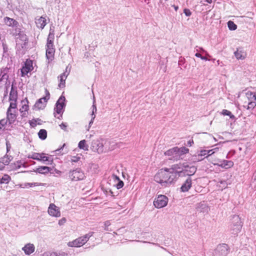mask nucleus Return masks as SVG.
I'll use <instances>...</instances> for the list:
<instances>
[{"label":"nucleus","mask_w":256,"mask_h":256,"mask_svg":"<svg viewBox=\"0 0 256 256\" xmlns=\"http://www.w3.org/2000/svg\"><path fill=\"white\" fill-rule=\"evenodd\" d=\"M176 179V174L170 173L168 168L161 169L154 176V180L163 187L170 186Z\"/></svg>","instance_id":"1"},{"label":"nucleus","mask_w":256,"mask_h":256,"mask_svg":"<svg viewBox=\"0 0 256 256\" xmlns=\"http://www.w3.org/2000/svg\"><path fill=\"white\" fill-rule=\"evenodd\" d=\"M54 30L50 28L46 44V57L50 61H52L54 59L55 52V48L54 45Z\"/></svg>","instance_id":"2"},{"label":"nucleus","mask_w":256,"mask_h":256,"mask_svg":"<svg viewBox=\"0 0 256 256\" xmlns=\"http://www.w3.org/2000/svg\"><path fill=\"white\" fill-rule=\"evenodd\" d=\"M242 227V222L239 216L237 215L233 216L230 220V224L229 226L230 232L236 234L240 232Z\"/></svg>","instance_id":"3"},{"label":"nucleus","mask_w":256,"mask_h":256,"mask_svg":"<svg viewBox=\"0 0 256 256\" xmlns=\"http://www.w3.org/2000/svg\"><path fill=\"white\" fill-rule=\"evenodd\" d=\"M93 232H90L72 242H70L68 243V246L71 247H80L83 246L88 241L89 238L93 235Z\"/></svg>","instance_id":"4"},{"label":"nucleus","mask_w":256,"mask_h":256,"mask_svg":"<svg viewBox=\"0 0 256 256\" xmlns=\"http://www.w3.org/2000/svg\"><path fill=\"white\" fill-rule=\"evenodd\" d=\"M28 38L26 36L24 33L18 34V37L16 38V48L20 52L23 51L26 48L28 44Z\"/></svg>","instance_id":"5"},{"label":"nucleus","mask_w":256,"mask_h":256,"mask_svg":"<svg viewBox=\"0 0 256 256\" xmlns=\"http://www.w3.org/2000/svg\"><path fill=\"white\" fill-rule=\"evenodd\" d=\"M245 95L248 99V102L246 105H244V107L247 110H252L256 106V96L254 92L248 91L245 92Z\"/></svg>","instance_id":"6"},{"label":"nucleus","mask_w":256,"mask_h":256,"mask_svg":"<svg viewBox=\"0 0 256 256\" xmlns=\"http://www.w3.org/2000/svg\"><path fill=\"white\" fill-rule=\"evenodd\" d=\"M68 176L72 181L81 180L86 177L84 172L78 168L70 170L68 172Z\"/></svg>","instance_id":"7"},{"label":"nucleus","mask_w":256,"mask_h":256,"mask_svg":"<svg viewBox=\"0 0 256 256\" xmlns=\"http://www.w3.org/2000/svg\"><path fill=\"white\" fill-rule=\"evenodd\" d=\"M66 98L63 96H61L56 102V106L54 108V113L56 112L57 114H60V116H58V118H62V114L64 112V108L66 106L65 104Z\"/></svg>","instance_id":"8"},{"label":"nucleus","mask_w":256,"mask_h":256,"mask_svg":"<svg viewBox=\"0 0 256 256\" xmlns=\"http://www.w3.org/2000/svg\"><path fill=\"white\" fill-rule=\"evenodd\" d=\"M168 202V198L164 195H158L154 202V205L158 208L166 206Z\"/></svg>","instance_id":"9"},{"label":"nucleus","mask_w":256,"mask_h":256,"mask_svg":"<svg viewBox=\"0 0 256 256\" xmlns=\"http://www.w3.org/2000/svg\"><path fill=\"white\" fill-rule=\"evenodd\" d=\"M46 96L40 98L34 104V108L38 110L44 108L46 106L48 100L50 99V94L47 89L45 90Z\"/></svg>","instance_id":"10"},{"label":"nucleus","mask_w":256,"mask_h":256,"mask_svg":"<svg viewBox=\"0 0 256 256\" xmlns=\"http://www.w3.org/2000/svg\"><path fill=\"white\" fill-rule=\"evenodd\" d=\"M229 248L225 244H219L214 250V254L218 256H226L229 252Z\"/></svg>","instance_id":"11"},{"label":"nucleus","mask_w":256,"mask_h":256,"mask_svg":"<svg viewBox=\"0 0 256 256\" xmlns=\"http://www.w3.org/2000/svg\"><path fill=\"white\" fill-rule=\"evenodd\" d=\"M185 163L184 164H174L170 168H168V170L170 172V173H174L176 174V178L177 176H182L183 173V168L184 166Z\"/></svg>","instance_id":"12"},{"label":"nucleus","mask_w":256,"mask_h":256,"mask_svg":"<svg viewBox=\"0 0 256 256\" xmlns=\"http://www.w3.org/2000/svg\"><path fill=\"white\" fill-rule=\"evenodd\" d=\"M48 212L50 216L53 217L59 218L61 216L60 208L53 203L50 204Z\"/></svg>","instance_id":"13"},{"label":"nucleus","mask_w":256,"mask_h":256,"mask_svg":"<svg viewBox=\"0 0 256 256\" xmlns=\"http://www.w3.org/2000/svg\"><path fill=\"white\" fill-rule=\"evenodd\" d=\"M28 158L44 162L46 161L52 162V160H50L49 157L46 156V154L44 153L34 152L31 154H29Z\"/></svg>","instance_id":"14"},{"label":"nucleus","mask_w":256,"mask_h":256,"mask_svg":"<svg viewBox=\"0 0 256 256\" xmlns=\"http://www.w3.org/2000/svg\"><path fill=\"white\" fill-rule=\"evenodd\" d=\"M32 70V62L31 60H27L24 62V66L21 68L22 76H25Z\"/></svg>","instance_id":"15"},{"label":"nucleus","mask_w":256,"mask_h":256,"mask_svg":"<svg viewBox=\"0 0 256 256\" xmlns=\"http://www.w3.org/2000/svg\"><path fill=\"white\" fill-rule=\"evenodd\" d=\"M234 55L237 60H244L246 58L247 54L243 48H238L234 52Z\"/></svg>","instance_id":"16"},{"label":"nucleus","mask_w":256,"mask_h":256,"mask_svg":"<svg viewBox=\"0 0 256 256\" xmlns=\"http://www.w3.org/2000/svg\"><path fill=\"white\" fill-rule=\"evenodd\" d=\"M184 168H183V173L182 174L188 175V176H192L193 175L196 171V168L194 166H189L186 164H185L184 166H183Z\"/></svg>","instance_id":"17"},{"label":"nucleus","mask_w":256,"mask_h":256,"mask_svg":"<svg viewBox=\"0 0 256 256\" xmlns=\"http://www.w3.org/2000/svg\"><path fill=\"white\" fill-rule=\"evenodd\" d=\"M17 117L16 112L14 110L10 111L8 110L6 112V120L10 124H14L16 121Z\"/></svg>","instance_id":"18"},{"label":"nucleus","mask_w":256,"mask_h":256,"mask_svg":"<svg viewBox=\"0 0 256 256\" xmlns=\"http://www.w3.org/2000/svg\"><path fill=\"white\" fill-rule=\"evenodd\" d=\"M178 147H174L171 149L168 150L164 152V154L168 156H172L170 160H178V159H176V156L178 155Z\"/></svg>","instance_id":"19"},{"label":"nucleus","mask_w":256,"mask_h":256,"mask_svg":"<svg viewBox=\"0 0 256 256\" xmlns=\"http://www.w3.org/2000/svg\"><path fill=\"white\" fill-rule=\"evenodd\" d=\"M22 250L26 255H30L35 250V246L33 244L28 243L22 248Z\"/></svg>","instance_id":"20"},{"label":"nucleus","mask_w":256,"mask_h":256,"mask_svg":"<svg viewBox=\"0 0 256 256\" xmlns=\"http://www.w3.org/2000/svg\"><path fill=\"white\" fill-rule=\"evenodd\" d=\"M35 22L38 28L43 29L46 24V17L38 16L35 18Z\"/></svg>","instance_id":"21"},{"label":"nucleus","mask_w":256,"mask_h":256,"mask_svg":"<svg viewBox=\"0 0 256 256\" xmlns=\"http://www.w3.org/2000/svg\"><path fill=\"white\" fill-rule=\"evenodd\" d=\"M104 144L98 140L94 141L92 142V148L94 150H96L98 152L104 151Z\"/></svg>","instance_id":"22"},{"label":"nucleus","mask_w":256,"mask_h":256,"mask_svg":"<svg viewBox=\"0 0 256 256\" xmlns=\"http://www.w3.org/2000/svg\"><path fill=\"white\" fill-rule=\"evenodd\" d=\"M68 67L66 68V70H67ZM68 74V73H67L66 71L63 72L60 76H58V79H60V83L58 85V86L60 88H64L65 87L66 80L67 78V76Z\"/></svg>","instance_id":"23"},{"label":"nucleus","mask_w":256,"mask_h":256,"mask_svg":"<svg viewBox=\"0 0 256 256\" xmlns=\"http://www.w3.org/2000/svg\"><path fill=\"white\" fill-rule=\"evenodd\" d=\"M192 180L190 177L187 178L184 182L182 184L180 189L182 192H188L190 188L192 187Z\"/></svg>","instance_id":"24"},{"label":"nucleus","mask_w":256,"mask_h":256,"mask_svg":"<svg viewBox=\"0 0 256 256\" xmlns=\"http://www.w3.org/2000/svg\"><path fill=\"white\" fill-rule=\"evenodd\" d=\"M52 168L46 166H40L34 170L36 172H38L41 174H47L50 172Z\"/></svg>","instance_id":"25"},{"label":"nucleus","mask_w":256,"mask_h":256,"mask_svg":"<svg viewBox=\"0 0 256 256\" xmlns=\"http://www.w3.org/2000/svg\"><path fill=\"white\" fill-rule=\"evenodd\" d=\"M4 24L8 26H16L18 24V22L16 20L7 16L4 18Z\"/></svg>","instance_id":"26"},{"label":"nucleus","mask_w":256,"mask_h":256,"mask_svg":"<svg viewBox=\"0 0 256 256\" xmlns=\"http://www.w3.org/2000/svg\"><path fill=\"white\" fill-rule=\"evenodd\" d=\"M96 111H97L96 106V104H95V101L94 100V102H93V104L92 106V113L90 114L92 118H91V120L89 123L88 128H90L92 124H93L94 120L96 118L95 114L96 112ZM88 129L89 128H88Z\"/></svg>","instance_id":"27"},{"label":"nucleus","mask_w":256,"mask_h":256,"mask_svg":"<svg viewBox=\"0 0 256 256\" xmlns=\"http://www.w3.org/2000/svg\"><path fill=\"white\" fill-rule=\"evenodd\" d=\"M188 149L186 148V147H182L180 148H178V150L177 152L178 155L176 156V159L180 160L182 158V155L186 154L188 152Z\"/></svg>","instance_id":"28"},{"label":"nucleus","mask_w":256,"mask_h":256,"mask_svg":"<svg viewBox=\"0 0 256 256\" xmlns=\"http://www.w3.org/2000/svg\"><path fill=\"white\" fill-rule=\"evenodd\" d=\"M18 98V94L16 90L12 86L10 94L9 100L10 101H16Z\"/></svg>","instance_id":"29"},{"label":"nucleus","mask_w":256,"mask_h":256,"mask_svg":"<svg viewBox=\"0 0 256 256\" xmlns=\"http://www.w3.org/2000/svg\"><path fill=\"white\" fill-rule=\"evenodd\" d=\"M234 166V162L231 160H223L219 166L225 168H232Z\"/></svg>","instance_id":"30"},{"label":"nucleus","mask_w":256,"mask_h":256,"mask_svg":"<svg viewBox=\"0 0 256 256\" xmlns=\"http://www.w3.org/2000/svg\"><path fill=\"white\" fill-rule=\"evenodd\" d=\"M28 106L26 104H22V108L20 109V111L22 114L21 116L22 117H26L27 116L28 111Z\"/></svg>","instance_id":"31"},{"label":"nucleus","mask_w":256,"mask_h":256,"mask_svg":"<svg viewBox=\"0 0 256 256\" xmlns=\"http://www.w3.org/2000/svg\"><path fill=\"white\" fill-rule=\"evenodd\" d=\"M12 160V157L11 156L6 154L2 158L1 162L4 165H8Z\"/></svg>","instance_id":"32"},{"label":"nucleus","mask_w":256,"mask_h":256,"mask_svg":"<svg viewBox=\"0 0 256 256\" xmlns=\"http://www.w3.org/2000/svg\"><path fill=\"white\" fill-rule=\"evenodd\" d=\"M112 177L114 180H116L118 181V183L116 184V188L118 189L121 188L124 186V182L122 180H120L119 178L116 175L113 174Z\"/></svg>","instance_id":"33"},{"label":"nucleus","mask_w":256,"mask_h":256,"mask_svg":"<svg viewBox=\"0 0 256 256\" xmlns=\"http://www.w3.org/2000/svg\"><path fill=\"white\" fill-rule=\"evenodd\" d=\"M78 146L80 148L84 150H88V146L86 144V140H80L78 144Z\"/></svg>","instance_id":"34"},{"label":"nucleus","mask_w":256,"mask_h":256,"mask_svg":"<svg viewBox=\"0 0 256 256\" xmlns=\"http://www.w3.org/2000/svg\"><path fill=\"white\" fill-rule=\"evenodd\" d=\"M11 178L8 174H4L1 178H0V184H8Z\"/></svg>","instance_id":"35"},{"label":"nucleus","mask_w":256,"mask_h":256,"mask_svg":"<svg viewBox=\"0 0 256 256\" xmlns=\"http://www.w3.org/2000/svg\"><path fill=\"white\" fill-rule=\"evenodd\" d=\"M38 136L39 138L41 140H45L47 136V132L46 130L44 129L40 130L38 133Z\"/></svg>","instance_id":"36"},{"label":"nucleus","mask_w":256,"mask_h":256,"mask_svg":"<svg viewBox=\"0 0 256 256\" xmlns=\"http://www.w3.org/2000/svg\"><path fill=\"white\" fill-rule=\"evenodd\" d=\"M222 114L224 115V116H230V118L232 119V120H234L235 119V116L234 115H233L232 112L228 110H224L222 112Z\"/></svg>","instance_id":"37"},{"label":"nucleus","mask_w":256,"mask_h":256,"mask_svg":"<svg viewBox=\"0 0 256 256\" xmlns=\"http://www.w3.org/2000/svg\"><path fill=\"white\" fill-rule=\"evenodd\" d=\"M228 26L230 30H234L237 28V26L232 21H228Z\"/></svg>","instance_id":"38"},{"label":"nucleus","mask_w":256,"mask_h":256,"mask_svg":"<svg viewBox=\"0 0 256 256\" xmlns=\"http://www.w3.org/2000/svg\"><path fill=\"white\" fill-rule=\"evenodd\" d=\"M16 101H11L10 105L8 110H10V111L16 112Z\"/></svg>","instance_id":"39"},{"label":"nucleus","mask_w":256,"mask_h":256,"mask_svg":"<svg viewBox=\"0 0 256 256\" xmlns=\"http://www.w3.org/2000/svg\"><path fill=\"white\" fill-rule=\"evenodd\" d=\"M40 120L39 118L32 119L29 121V124L31 127L34 128L36 126L37 121H40Z\"/></svg>","instance_id":"40"},{"label":"nucleus","mask_w":256,"mask_h":256,"mask_svg":"<svg viewBox=\"0 0 256 256\" xmlns=\"http://www.w3.org/2000/svg\"><path fill=\"white\" fill-rule=\"evenodd\" d=\"M65 146H66V144H64L60 148H58L56 150V152H57V154H64L67 153L68 150H64V152H62V153L61 152V150H64V147Z\"/></svg>","instance_id":"41"},{"label":"nucleus","mask_w":256,"mask_h":256,"mask_svg":"<svg viewBox=\"0 0 256 256\" xmlns=\"http://www.w3.org/2000/svg\"><path fill=\"white\" fill-rule=\"evenodd\" d=\"M202 156H204L206 158L208 156L207 150H202L200 151V154H198V156L199 157Z\"/></svg>","instance_id":"42"},{"label":"nucleus","mask_w":256,"mask_h":256,"mask_svg":"<svg viewBox=\"0 0 256 256\" xmlns=\"http://www.w3.org/2000/svg\"><path fill=\"white\" fill-rule=\"evenodd\" d=\"M218 150V148H216L214 149H212L210 150H207L208 152V156H210L212 155L213 154H214L216 150Z\"/></svg>","instance_id":"43"},{"label":"nucleus","mask_w":256,"mask_h":256,"mask_svg":"<svg viewBox=\"0 0 256 256\" xmlns=\"http://www.w3.org/2000/svg\"><path fill=\"white\" fill-rule=\"evenodd\" d=\"M196 51H197L198 52L200 51V52H204V53H206V56H207L208 57H210V56L202 48H199L198 46H196Z\"/></svg>","instance_id":"44"},{"label":"nucleus","mask_w":256,"mask_h":256,"mask_svg":"<svg viewBox=\"0 0 256 256\" xmlns=\"http://www.w3.org/2000/svg\"><path fill=\"white\" fill-rule=\"evenodd\" d=\"M66 222V219L65 218H62L58 220V224L61 226L64 225Z\"/></svg>","instance_id":"45"},{"label":"nucleus","mask_w":256,"mask_h":256,"mask_svg":"<svg viewBox=\"0 0 256 256\" xmlns=\"http://www.w3.org/2000/svg\"><path fill=\"white\" fill-rule=\"evenodd\" d=\"M195 56L198 58H200L202 60H209L208 58H205L204 56H202L198 52L195 54Z\"/></svg>","instance_id":"46"},{"label":"nucleus","mask_w":256,"mask_h":256,"mask_svg":"<svg viewBox=\"0 0 256 256\" xmlns=\"http://www.w3.org/2000/svg\"><path fill=\"white\" fill-rule=\"evenodd\" d=\"M184 12L187 16H190L192 14L190 10L188 8H184Z\"/></svg>","instance_id":"47"},{"label":"nucleus","mask_w":256,"mask_h":256,"mask_svg":"<svg viewBox=\"0 0 256 256\" xmlns=\"http://www.w3.org/2000/svg\"><path fill=\"white\" fill-rule=\"evenodd\" d=\"M67 124L66 123H64V122H62L60 124V128L64 130V131L66 132L67 131V130H66V128H67Z\"/></svg>","instance_id":"48"},{"label":"nucleus","mask_w":256,"mask_h":256,"mask_svg":"<svg viewBox=\"0 0 256 256\" xmlns=\"http://www.w3.org/2000/svg\"><path fill=\"white\" fill-rule=\"evenodd\" d=\"M252 186L256 190V177L254 176V180L252 182Z\"/></svg>","instance_id":"49"},{"label":"nucleus","mask_w":256,"mask_h":256,"mask_svg":"<svg viewBox=\"0 0 256 256\" xmlns=\"http://www.w3.org/2000/svg\"><path fill=\"white\" fill-rule=\"evenodd\" d=\"M110 225V221L107 220L104 222V226L105 227V230H108L107 228Z\"/></svg>","instance_id":"50"},{"label":"nucleus","mask_w":256,"mask_h":256,"mask_svg":"<svg viewBox=\"0 0 256 256\" xmlns=\"http://www.w3.org/2000/svg\"><path fill=\"white\" fill-rule=\"evenodd\" d=\"M80 158L79 157H77V156H72V162H78L79 160H80Z\"/></svg>","instance_id":"51"},{"label":"nucleus","mask_w":256,"mask_h":256,"mask_svg":"<svg viewBox=\"0 0 256 256\" xmlns=\"http://www.w3.org/2000/svg\"><path fill=\"white\" fill-rule=\"evenodd\" d=\"M28 184L30 186H41V185H43L44 184H38V183L34 182V183H28Z\"/></svg>","instance_id":"52"},{"label":"nucleus","mask_w":256,"mask_h":256,"mask_svg":"<svg viewBox=\"0 0 256 256\" xmlns=\"http://www.w3.org/2000/svg\"><path fill=\"white\" fill-rule=\"evenodd\" d=\"M193 143H194V141L192 140H190L187 142V146H192V145Z\"/></svg>","instance_id":"53"},{"label":"nucleus","mask_w":256,"mask_h":256,"mask_svg":"<svg viewBox=\"0 0 256 256\" xmlns=\"http://www.w3.org/2000/svg\"><path fill=\"white\" fill-rule=\"evenodd\" d=\"M10 144H8V142H6V150H7V152L10 150Z\"/></svg>","instance_id":"54"},{"label":"nucleus","mask_w":256,"mask_h":256,"mask_svg":"<svg viewBox=\"0 0 256 256\" xmlns=\"http://www.w3.org/2000/svg\"><path fill=\"white\" fill-rule=\"evenodd\" d=\"M172 6L174 8V9L176 11H177L178 10V6H177L174 5Z\"/></svg>","instance_id":"55"},{"label":"nucleus","mask_w":256,"mask_h":256,"mask_svg":"<svg viewBox=\"0 0 256 256\" xmlns=\"http://www.w3.org/2000/svg\"><path fill=\"white\" fill-rule=\"evenodd\" d=\"M107 143H109V142L106 141L104 142V144L106 145L107 144Z\"/></svg>","instance_id":"56"},{"label":"nucleus","mask_w":256,"mask_h":256,"mask_svg":"<svg viewBox=\"0 0 256 256\" xmlns=\"http://www.w3.org/2000/svg\"><path fill=\"white\" fill-rule=\"evenodd\" d=\"M105 149H106V150H108V148L106 147Z\"/></svg>","instance_id":"57"},{"label":"nucleus","mask_w":256,"mask_h":256,"mask_svg":"<svg viewBox=\"0 0 256 256\" xmlns=\"http://www.w3.org/2000/svg\"><path fill=\"white\" fill-rule=\"evenodd\" d=\"M110 192L111 194L112 195V191H110Z\"/></svg>","instance_id":"58"},{"label":"nucleus","mask_w":256,"mask_h":256,"mask_svg":"<svg viewBox=\"0 0 256 256\" xmlns=\"http://www.w3.org/2000/svg\"><path fill=\"white\" fill-rule=\"evenodd\" d=\"M218 64H219V60H218Z\"/></svg>","instance_id":"59"},{"label":"nucleus","mask_w":256,"mask_h":256,"mask_svg":"<svg viewBox=\"0 0 256 256\" xmlns=\"http://www.w3.org/2000/svg\"><path fill=\"white\" fill-rule=\"evenodd\" d=\"M2 80V78H0V81Z\"/></svg>","instance_id":"60"}]
</instances>
